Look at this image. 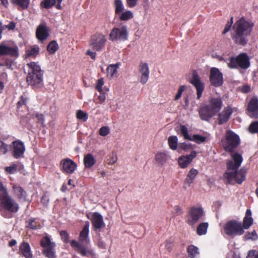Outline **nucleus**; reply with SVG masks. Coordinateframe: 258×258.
<instances>
[{
  "label": "nucleus",
  "mask_w": 258,
  "mask_h": 258,
  "mask_svg": "<svg viewBox=\"0 0 258 258\" xmlns=\"http://www.w3.org/2000/svg\"><path fill=\"white\" fill-rule=\"evenodd\" d=\"M30 0H12L13 4L19 6L22 10H26L30 4Z\"/></svg>",
  "instance_id": "obj_32"
},
{
  "label": "nucleus",
  "mask_w": 258,
  "mask_h": 258,
  "mask_svg": "<svg viewBox=\"0 0 258 258\" xmlns=\"http://www.w3.org/2000/svg\"><path fill=\"white\" fill-rule=\"evenodd\" d=\"M13 189L14 194L19 200L22 201L26 200V192L21 187L17 185H14Z\"/></svg>",
  "instance_id": "obj_25"
},
{
  "label": "nucleus",
  "mask_w": 258,
  "mask_h": 258,
  "mask_svg": "<svg viewBox=\"0 0 258 258\" xmlns=\"http://www.w3.org/2000/svg\"><path fill=\"white\" fill-rule=\"evenodd\" d=\"M209 224L207 222L200 223L197 228V233L199 235H205L207 232Z\"/></svg>",
  "instance_id": "obj_33"
},
{
  "label": "nucleus",
  "mask_w": 258,
  "mask_h": 258,
  "mask_svg": "<svg viewBox=\"0 0 258 258\" xmlns=\"http://www.w3.org/2000/svg\"><path fill=\"white\" fill-rule=\"evenodd\" d=\"M168 143L170 149L175 150L177 147L178 138L175 136H172L168 138Z\"/></svg>",
  "instance_id": "obj_34"
},
{
  "label": "nucleus",
  "mask_w": 258,
  "mask_h": 258,
  "mask_svg": "<svg viewBox=\"0 0 258 258\" xmlns=\"http://www.w3.org/2000/svg\"><path fill=\"white\" fill-rule=\"evenodd\" d=\"M0 205L11 212H16L19 209L18 204L8 194L0 199Z\"/></svg>",
  "instance_id": "obj_13"
},
{
  "label": "nucleus",
  "mask_w": 258,
  "mask_h": 258,
  "mask_svg": "<svg viewBox=\"0 0 258 258\" xmlns=\"http://www.w3.org/2000/svg\"><path fill=\"white\" fill-rule=\"evenodd\" d=\"M168 155L166 152H158L155 155V159L160 165H163L167 161Z\"/></svg>",
  "instance_id": "obj_26"
},
{
  "label": "nucleus",
  "mask_w": 258,
  "mask_h": 258,
  "mask_svg": "<svg viewBox=\"0 0 258 258\" xmlns=\"http://www.w3.org/2000/svg\"><path fill=\"white\" fill-rule=\"evenodd\" d=\"M223 102L220 97H211L207 105L201 107L199 110V114L202 119L208 120L222 108Z\"/></svg>",
  "instance_id": "obj_3"
},
{
  "label": "nucleus",
  "mask_w": 258,
  "mask_h": 258,
  "mask_svg": "<svg viewBox=\"0 0 258 258\" xmlns=\"http://www.w3.org/2000/svg\"><path fill=\"white\" fill-rule=\"evenodd\" d=\"M253 219L251 217V212L249 209L246 211L245 216L243 219V228L247 229L252 224Z\"/></svg>",
  "instance_id": "obj_27"
},
{
  "label": "nucleus",
  "mask_w": 258,
  "mask_h": 258,
  "mask_svg": "<svg viewBox=\"0 0 258 258\" xmlns=\"http://www.w3.org/2000/svg\"><path fill=\"white\" fill-rule=\"evenodd\" d=\"M197 156L196 151H192L188 156H182L178 158L179 166L182 168H185L191 163L192 159Z\"/></svg>",
  "instance_id": "obj_20"
},
{
  "label": "nucleus",
  "mask_w": 258,
  "mask_h": 258,
  "mask_svg": "<svg viewBox=\"0 0 258 258\" xmlns=\"http://www.w3.org/2000/svg\"><path fill=\"white\" fill-rule=\"evenodd\" d=\"M60 166L63 172L71 174L76 169L77 165L72 160L66 158L61 161Z\"/></svg>",
  "instance_id": "obj_17"
},
{
  "label": "nucleus",
  "mask_w": 258,
  "mask_h": 258,
  "mask_svg": "<svg viewBox=\"0 0 258 258\" xmlns=\"http://www.w3.org/2000/svg\"><path fill=\"white\" fill-rule=\"evenodd\" d=\"M17 170V165L14 163L11 166L6 167L5 170L7 172L10 174H15L16 173Z\"/></svg>",
  "instance_id": "obj_47"
},
{
  "label": "nucleus",
  "mask_w": 258,
  "mask_h": 258,
  "mask_svg": "<svg viewBox=\"0 0 258 258\" xmlns=\"http://www.w3.org/2000/svg\"><path fill=\"white\" fill-rule=\"evenodd\" d=\"M6 188L4 186L1 182H0V199L5 195H8Z\"/></svg>",
  "instance_id": "obj_52"
},
{
  "label": "nucleus",
  "mask_w": 258,
  "mask_h": 258,
  "mask_svg": "<svg viewBox=\"0 0 258 258\" xmlns=\"http://www.w3.org/2000/svg\"><path fill=\"white\" fill-rule=\"evenodd\" d=\"M77 118L83 121H86L88 119V114L81 110H79L76 113Z\"/></svg>",
  "instance_id": "obj_41"
},
{
  "label": "nucleus",
  "mask_w": 258,
  "mask_h": 258,
  "mask_svg": "<svg viewBox=\"0 0 258 258\" xmlns=\"http://www.w3.org/2000/svg\"><path fill=\"white\" fill-rule=\"evenodd\" d=\"M117 160V155L114 153H112L110 155L109 157L107 160V163L109 165H112L115 164Z\"/></svg>",
  "instance_id": "obj_48"
},
{
  "label": "nucleus",
  "mask_w": 258,
  "mask_h": 258,
  "mask_svg": "<svg viewBox=\"0 0 258 258\" xmlns=\"http://www.w3.org/2000/svg\"><path fill=\"white\" fill-rule=\"evenodd\" d=\"M133 17V14L130 11H126L122 13L119 16V19L121 21H127Z\"/></svg>",
  "instance_id": "obj_40"
},
{
  "label": "nucleus",
  "mask_w": 258,
  "mask_h": 258,
  "mask_svg": "<svg viewBox=\"0 0 258 258\" xmlns=\"http://www.w3.org/2000/svg\"><path fill=\"white\" fill-rule=\"evenodd\" d=\"M231 26H232V22H227V23L226 24V25L225 27V28L223 30V33L225 34L227 32H228L229 31Z\"/></svg>",
  "instance_id": "obj_57"
},
{
  "label": "nucleus",
  "mask_w": 258,
  "mask_h": 258,
  "mask_svg": "<svg viewBox=\"0 0 258 258\" xmlns=\"http://www.w3.org/2000/svg\"><path fill=\"white\" fill-rule=\"evenodd\" d=\"M106 38L101 33H97L93 35L91 38L90 46L96 51L101 50L105 46Z\"/></svg>",
  "instance_id": "obj_12"
},
{
  "label": "nucleus",
  "mask_w": 258,
  "mask_h": 258,
  "mask_svg": "<svg viewBox=\"0 0 258 258\" xmlns=\"http://www.w3.org/2000/svg\"><path fill=\"white\" fill-rule=\"evenodd\" d=\"M127 37V27L125 25L113 28L109 34V38L112 41H124Z\"/></svg>",
  "instance_id": "obj_9"
},
{
  "label": "nucleus",
  "mask_w": 258,
  "mask_h": 258,
  "mask_svg": "<svg viewBox=\"0 0 258 258\" xmlns=\"http://www.w3.org/2000/svg\"><path fill=\"white\" fill-rule=\"evenodd\" d=\"M60 235L62 238L64 239V241H67L69 239V234L66 231H61L60 232Z\"/></svg>",
  "instance_id": "obj_56"
},
{
  "label": "nucleus",
  "mask_w": 258,
  "mask_h": 258,
  "mask_svg": "<svg viewBox=\"0 0 258 258\" xmlns=\"http://www.w3.org/2000/svg\"><path fill=\"white\" fill-rule=\"evenodd\" d=\"M228 66L231 69L240 67L246 69L249 66L248 57L245 53L240 54L236 58H231Z\"/></svg>",
  "instance_id": "obj_11"
},
{
  "label": "nucleus",
  "mask_w": 258,
  "mask_h": 258,
  "mask_svg": "<svg viewBox=\"0 0 258 258\" xmlns=\"http://www.w3.org/2000/svg\"><path fill=\"white\" fill-rule=\"evenodd\" d=\"M56 3V0H43L40 3L42 8L49 9L52 8Z\"/></svg>",
  "instance_id": "obj_36"
},
{
  "label": "nucleus",
  "mask_w": 258,
  "mask_h": 258,
  "mask_svg": "<svg viewBox=\"0 0 258 258\" xmlns=\"http://www.w3.org/2000/svg\"><path fill=\"white\" fill-rule=\"evenodd\" d=\"M110 133V128L107 126H103L99 130V134L102 137H105Z\"/></svg>",
  "instance_id": "obj_46"
},
{
  "label": "nucleus",
  "mask_w": 258,
  "mask_h": 258,
  "mask_svg": "<svg viewBox=\"0 0 258 258\" xmlns=\"http://www.w3.org/2000/svg\"><path fill=\"white\" fill-rule=\"evenodd\" d=\"M35 118L37 119L38 122L41 123L42 124H43L44 117L42 114H39L38 113L35 114Z\"/></svg>",
  "instance_id": "obj_55"
},
{
  "label": "nucleus",
  "mask_w": 258,
  "mask_h": 258,
  "mask_svg": "<svg viewBox=\"0 0 258 258\" xmlns=\"http://www.w3.org/2000/svg\"><path fill=\"white\" fill-rule=\"evenodd\" d=\"M190 83L196 89L197 99H199L201 97L202 93L205 89V84L196 71L192 72V77L190 79Z\"/></svg>",
  "instance_id": "obj_14"
},
{
  "label": "nucleus",
  "mask_w": 258,
  "mask_h": 258,
  "mask_svg": "<svg viewBox=\"0 0 258 258\" xmlns=\"http://www.w3.org/2000/svg\"><path fill=\"white\" fill-rule=\"evenodd\" d=\"M49 36L47 27L43 24L40 25L36 30V36L37 38L43 41L46 39Z\"/></svg>",
  "instance_id": "obj_22"
},
{
  "label": "nucleus",
  "mask_w": 258,
  "mask_h": 258,
  "mask_svg": "<svg viewBox=\"0 0 258 258\" xmlns=\"http://www.w3.org/2000/svg\"><path fill=\"white\" fill-rule=\"evenodd\" d=\"M210 81L211 84L215 87H220L223 84V74L218 69L216 68H212L211 69Z\"/></svg>",
  "instance_id": "obj_15"
},
{
  "label": "nucleus",
  "mask_w": 258,
  "mask_h": 258,
  "mask_svg": "<svg viewBox=\"0 0 258 258\" xmlns=\"http://www.w3.org/2000/svg\"><path fill=\"white\" fill-rule=\"evenodd\" d=\"M104 84L103 79H99L96 86V89L100 92L102 91V86Z\"/></svg>",
  "instance_id": "obj_51"
},
{
  "label": "nucleus",
  "mask_w": 258,
  "mask_h": 258,
  "mask_svg": "<svg viewBox=\"0 0 258 258\" xmlns=\"http://www.w3.org/2000/svg\"><path fill=\"white\" fill-rule=\"evenodd\" d=\"M120 66L119 63H116L114 64H110L107 68V76L111 78L115 76L117 72V69Z\"/></svg>",
  "instance_id": "obj_29"
},
{
  "label": "nucleus",
  "mask_w": 258,
  "mask_h": 258,
  "mask_svg": "<svg viewBox=\"0 0 258 258\" xmlns=\"http://www.w3.org/2000/svg\"><path fill=\"white\" fill-rule=\"evenodd\" d=\"M207 137L205 136H201L199 134L194 135L190 141H194L197 144H201L204 143L206 140Z\"/></svg>",
  "instance_id": "obj_37"
},
{
  "label": "nucleus",
  "mask_w": 258,
  "mask_h": 258,
  "mask_svg": "<svg viewBox=\"0 0 258 258\" xmlns=\"http://www.w3.org/2000/svg\"><path fill=\"white\" fill-rule=\"evenodd\" d=\"M26 227L32 229H36L39 227V224L35 218H31L26 221Z\"/></svg>",
  "instance_id": "obj_35"
},
{
  "label": "nucleus",
  "mask_w": 258,
  "mask_h": 258,
  "mask_svg": "<svg viewBox=\"0 0 258 258\" xmlns=\"http://www.w3.org/2000/svg\"><path fill=\"white\" fill-rule=\"evenodd\" d=\"M95 163V159L91 154H87L84 158V164L85 168H90Z\"/></svg>",
  "instance_id": "obj_28"
},
{
  "label": "nucleus",
  "mask_w": 258,
  "mask_h": 258,
  "mask_svg": "<svg viewBox=\"0 0 258 258\" xmlns=\"http://www.w3.org/2000/svg\"><path fill=\"white\" fill-rule=\"evenodd\" d=\"M15 24L14 22H11L9 25L5 26V28L9 30H13L15 28Z\"/></svg>",
  "instance_id": "obj_61"
},
{
  "label": "nucleus",
  "mask_w": 258,
  "mask_h": 258,
  "mask_svg": "<svg viewBox=\"0 0 258 258\" xmlns=\"http://www.w3.org/2000/svg\"><path fill=\"white\" fill-rule=\"evenodd\" d=\"M25 151L24 143L20 141H14L12 143V153L15 158L23 157Z\"/></svg>",
  "instance_id": "obj_16"
},
{
  "label": "nucleus",
  "mask_w": 258,
  "mask_h": 258,
  "mask_svg": "<svg viewBox=\"0 0 258 258\" xmlns=\"http://www.w3.org/2000/svg\"><path fill=\"white\" fill-rule=\"evenodd\" d=\"M41 246L43 248V253L48 258H55L54 248L55 244L52 242L50 237L45 236L40 241Z\"/></svg>",
  "instance_id": "obj_10"
},
{
  "label": "nucleus",
  "mask_w": 258,
  "mask_h": 258,
  "mask_svg": "<svg viewBox=\"0 0 258 258\" xmlns=\"http://www.w3.org/2000/svg\"><path fill=\"white\" fill-rule=\"evenodd\" d=\"M205 216L204 210L201 207H192L188 212L187 223L191 226H194Z\"/></svg>",
  "instance_id": "obj_7"
},
{
  "label": "nucleus",
  "mask_w": 258,
  "mask_h": 258,
  "mask_svg": "<svg viewBox=\"0 0 258 258\" xmlns=\"http://www.w3.org/2000/svg\"><path fill=\"white\" fill-rule=\"evenodd\" d=\"M248 115L251 118H258V99L253 97L249 101L248 107Z\"/></svg>",
  "instance_id": "obj_18"
},
{
  "label": "nucleus",
  "mask_w": 258,
  "mask_h": 258,
  "mask_svg": "<svg viewBox=\"0 0 258 258\" xmlns=\"http://www.w3.org/2000/svg\"><path fill=\"white\" fill-rule=\"evenodd\" d=\"M239 142L238 136L230 131L226 132L225 138L222 141L224 149L231 152L230 158L226 162V170L224 174V178L229 184H241L245 179L246 171L244 169H239L243 161L242 155L233 152L238 146Z\"/></svg>",
  "instance_id": "obj_1"
},
{
  "label": "nucleus",
  "mask_w": 258,
  "mask_h": 258,
  "mask_svg": "<svg viewBox=\"0 0 258 258\" xmlns=\"http://www.w3.org/2000/svg\"><path fill=\"white\" fill-rule=\"evenodd\" d=\"M139 70L141 74L140 82L143 84H145L149 79L150 73L147 63L141 62L139 65Z\"/></svg>",
  "instance_id": "obj_19"
},
{
  "label": "nucleus",
  "mask_w": 258,
  "mask_h": 258,
  "mask_svg": "<svg viewBox=\"0 0 258 258\" xmlns=\"http://www.w3.org/2000/svg\"><path fill=\"white\" fill-rule=\"evenodd\" d=\"M9 150V146L7 144L0 141V152L6 154Z\"/></svg>",
  "instance_id": "obj_49"
},
{
  "label": "nucleus",
  "mask_w": 258,
  "mask_h": 258,
  "mask_svg": "<svg viewBox=\"0 0 258 258\" xmlns=\"http://www.w3.org/2000/svg\"><path fill=\"white\" fill-rule=\"evenodd\" d=\"M9 55L18 57V47L13 42L4 41L0 43V56Z\"/></svg>",
  "instance_id": "obj_8"
},
{
  "label": "nucleus",
  "mask_w": 258,
  "mask_h": 258,
  "mask_svg": "<svg viewBox=\"0 0 258 258\" xmlns=\"http://www.w3.org/2000/svg\"><path fill=\"white\" fill-rule=\"evenodd\" d=\"M254 26L253 23L242 17L233 26L232 38L235 43L244 45L247 43V36L249 35Z\"/></svg>",
  "instance_id": "obj_2"
},
{
  "label": "nucleus",
  "mask_w": 258,
  "mask_h": 258,
  "mask_svg": "<svg viewBox=\"0 0 258 258\" xmlns=\"http://www.w3.org/2000/svg\"><path fill=\"white\" fill-rule=\"evenodd\" d=\"M180 132L184 138L186 140H190L192 136L188 135V132L187 127L184 125H181Z\"/></svg>",
  "instance_id": "obj_45"
},
{
  "label": "nucleus",
  "mask_w": 258,
  "mask_h": 258,
  "mask_svg": "<svg viewBox=\"0 0 258 258\" xmlns=\"http://www.w3.org/2000/svg\"><path fill=\"white\" fill-rule=\"evenodd\" d=\"M86 54L90 56L92 59H95L96 57V53L95 52L91 51L90 50H88L86 51Z\"/></svg>",
  "instance_id": "obj_59"
},
{
  "label": "nucleus",
  "mask_w": 258,
  "mask_h": 258,
  "mask_svg": "<svg viewBox=\"0 0 258 258\" xmlns=\"http://www.w3.org/2000/svg\"><path fill=\"white\" fill-rule=\"evenodd\" d=\"M248 131L251 134L258 133V121L252 122L249 126Z\"/></svg>",
  "instance_id": "obj_43"
},
{
  "label": "nucleus",
  "mask_w": 258,
  "mask_h": 258,
  "mask_svg": "<svg viewBox=\"0 0 258 258\" xmlns=\"http://www.w3.org/2000/svg\"><path fill=\"white\" fill-rule=\"evenodd\" d=\"M179 148L183 150H187L189 147L186 143H182L179 145Z\"/></svg>",
  "instance_id": "obj_60"
},
{
  "label": "nucleus",
  "mask_w": 258,
  "mask_h": 258,
  "mask_svg": "<svg viewBox=\"0 0 258 258\" xmlns=\"http://www.w3.org/2000/svg\"><path fill=\"white\" fill-rule=\"evenodd\" d=\"M223 229L226 234L232 237L241 235L244 232L241 223L235 220L227 222Z\"/></svg>",
  "instance_id": "obj_6"
},
{
  "label": "nucleus",
  "mask_w": 258,
  "mask_h": 258,
  "mask_svg": "<svg viewBox=\"0 0 258 258\" xmlns=\"http://www.w3.org/2000/svg\"><path fill=\"white\" fill-rule=\"evenodd\" d=\"M98 99L101 103L104 102L106 99L105 94L102 93V92H100V94L99 95Z\"/></svg>",
  "instance_id": "obj_58"
},
{
  "label": "nucleus",
  "mask_w": 258,
  "mask_h": 258,
  "mask_svg": "<svg viewBox=\"0 0 258 258\" xmlns=\"http://www.w3.org/2000/svg\"><path fill=\"white\" fill-rule=\"evenodd\" d=\"M244 238L245 240H255L258 238V235L255 231L253 230L250 232L246 233L244 236Z\"/></svg>",
  "instance_id": "obj_44"
},
{
  "label": "nucleus",
  "mask_w": 258,
  "mask_h": 258,
  "mask_svg": "<svg viewBox=\"0 0 258 258\" xmlns=\"http://www.w3.org/2000/svg\"><path fill=\"white\" fill-rule=\"evenodd\" d=\"M115 11L116 14L120 13L124 10V6L121 0H115L114 2Z\"/></svg>",
  "instance_id": "obj_39"
},
{
  "label": "nucleus",
  "mask_w": 258,
  "mask_h": 258,
  "mask_svg": "<svg viewBox=\"0 0 258 258\" xmlns=\"http://www.w3.org/2000/svg\"><path fill=\"white\" fill-rule=\"evenodd\" d=\"M187 252L190 258H199L200 253L197 247L191 245L187 248Z\"/></svg>",
  "instance_id": "obj_31"
},
{
  "label": "nucleus",
  "mask_w": 258,
  "mask_h": 258,
  "mask_svg": "<svg viewBox=\"0 0 258 258\" xmlns=\"http://www.w3.org/2000/svg\"><path fill=\"white\" fill-rule=\"evenodd\" d=\"M39 51V48L38 46L32 47L27 51V56L34 57L38 54Z\"/></svg>",
  "instance_id": "obj_38"
},
{
  "label": "nucleus",
  "mask_w": 258,
  "mask_h": 258,
  "mask_svg": "<svg viewBox=\"0 0 258 258\" xmlns=\"http://www.w3.org/2000/svg\"><path fill=\"white\" fill-rule=\"evenodd\" d=\"M58 46L55 41H51L47 46V50L51 53H54L58 49Z\"/></svg>",
  "instance_id": "obj_42"
},
{
  "label": "nucleus",
  "mask_w": 258,
  "mask_h": 258,
  "mask_svg": "<svg viewBox=\"0 0 258 258\" xmlns=\"http://www.w3.org/2000/svg\"><path fill=\"white\" fill-rule=\"evenodd\" d=\"M89 226V222L88 221L86 222L80 234V242L76 240H72L71 242V246L83 256H89L93 254V251L91 249L87 248L83 245L84 243H88L89 242V239H88Z\"/></svg>",
  "instance_id": "obj_4"
},
{
  "label": "nucleus",
  "mask_w": 258,
  "mask_h": 258,
  "mask_svg": "<svg viewBox=\"0 0 258 258\" xmlns=\"http://www.w3.org/2000/svg\"><path fill=\"white\" fill-rule=\"evenodd\" d=\"M185 89L186 87L184 85L179 87V89H178L177 93L175 96V100H177L180 98L183 92L185 90Z\"/></svg>",
  "instance_id": "obj_50"
},
{
  "label": "nucleus",
  "mask_w": 258,
  "mask_h": 258,
  "mask_svg": "<svg viewBox=\"0 0 258 258\" xmlns=\"http://www.w3.org/2000/svg\"><path fill=\"white\" fill-rule=\"evenodd\" d=\"M19 249L21 253L25 258H32V253L30 245L26 242H23L20 245Z\"/></svg>",
  "instance_id": "obj_24"
},
{
  "label": "nucleus",
  "mask_w": 258,
  "mask_h": 258,
  "mask_svg": "<svg viewBox=\"0 0 258 258\" xmlns=\"http://www.w3.org/2000/svg\"><path fill=\"white\" fill-rule=\"evenodd\" d=\"M172 242L170 241H166L165 242V246L169 250L172 247Z\"/></svg>",
  "instance_id": "obj_63"
},
{
  "label": "nucleus",
  "mask_w": 258,
  "mask_h": 258,
  "mask_svg": "<svg viewBox=\"0 0 258 258\" xmlns=\"http://www.w3.org/2000/svg\"><path fill=\"white\" fill-rule=\"evenodd\" d=\"M126 4L130 8L134 7L137 4L138 0H126Z\"/></svg>",
  "instance_id": "obj_54"
},
{
  "label": "nucleus",
  "mask_w": 258,
  "mask_h": 258,
  "mask_svg": "<svg viewBox=\"0 0 258 258\" xmlns=\"http://www.w3.org/2000/svg\"><path fill=\"white\" fill-rule=\"evenodd\" d=\"M28 75L27 82L32 86L39 87L43 84V74L40 66L36 62H31L27 64Z\"/></svg>",
  "instance_id": "obj_5"
},
{
  "label": "nucleus",
  "mask_w": 258,
  "mask_h": 258,
  "mask_svg": "<svg viewBox=\"0 0 258 258\" xmlns=\"http://www.w3.org/2000/svg\"><path fill=\"white\" fill-rule=\"evenodd\" d=\"M241 90L242 92H245V93L248 92L250 91V87L248 86H243L241 88Z\"/></svg>",
  "instance_id": "obj_64"
},
{
  "label": "nucleus",
  "mask_w": 258,
  "mask_h": 258,
  "mask_svg": "<svg viewBox=\"0 0 258 258\" xmlns=\"http://www.w3.org/2000/svg\"><path fill=\"white\" fill-rule=\"evenodd\" d=\"M91 220L95 229H101L105 226L102 216L98 212H95L92 214Z\"/></svg>",
  "instance_id": "obj_21"
},
{
  "label": "nucleus",
  "mask_w": 258,
  "mask_h": 258,
  "mask_svg": "<svg viewBox=\"0 0 258 258\" xmlns=\"http://www.w3.org/2000/svg\"><path fill=\"white\" fill-rule=\"evenodd\" d=\"M198 173L197 170L192 168L190 170L188 173L187 174V177L185 178V183L190 185L195 179L196 176Z\"/></svg>",
  "instance_id": "obj_30"
},
{
  "label": "nucleus",
  "mask_w": 258,
  "mask_h": 258,
  "mask_svg": "<svg viewBox=\"0 0 258 258\" xmlns=\"http://www.w3.org/2000/svg\"><path fill=\"white\" fill-rule=\"evenodd\" d=\"M232 112L233 110L230 107H227L225 108L219 114V123L223 124L227 121Z\"/></svg>",
  "instance_id": "obj_23"
},
{
  "label": "nucleus",
  "mask_w": 258,
  "mask_h": 258,
  "mask_svg": "<svg viewBox=\"0 0 258 258\" xmlns=\"http://www.w3.org/2000/svg\"><path fill=\"white\" fill-rule=\"evenodd\" d=\"M246 258H258V251L255 250H250Z\"/></svg>",
  "instance_id": "obj_53"
},
{
  "label": "nucleus",
  "mask_w": 258,
  "mask_h": 258,
  "mask_svg": "<svg viewBox=\"0 0 258 258\" xmlns=\"http://www.w3.org/2000/svg\"><path fill=\"white\" fill-rule=\"evenodd\" d=\"M174 211L175 212V213L178 215V214H180L181 212V209L180 208V207H179V206H175L174 207Z\"/></svg>",
  "instance_id": "obj_62"
}]
</instances>
